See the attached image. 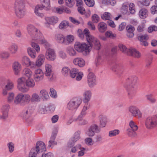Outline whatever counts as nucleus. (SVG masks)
Wrapping results in <instances>:
<instances>
[{
    "instance_id": "nucleus-12",
    "label": "nucleus",
    "mask_w": 157,
    "mask_h": 157,
    "mask_svg": "<svg viewBox=\"0 0 157 157\" xmlns=\"http://www.w3.org/2000/svg\"><path fill=\"white\" fill-rule=\"evenodd\" d=\"M13 82L10 79L7 80V84L5 86V88L2 90V94L4 96H6L8 93V91L12 90L14 88Z\"/></svg>"
},
{
    "instance_id": "nucleus-5",
    "label": "nucleus",
    "mask_w": 157,
    "mask_h": 157,
    "mask_svg": "<svg viewBox=\"0 0 157 157\" xmlns=\"http://www.w3.org/2000/svg\"><path fill=\"white\" fill-rule=\"evenodd\" d=\"M46 147L45 144L42 141H38L35 147L32 148L29 154V157H36L37 154H40L46 151Z\"/></svg>"
},
{
    "instance_id": "nucleus-4",
    "label": "nucleus",
    "mask_w": 157,
    "mask_h": 157,
    "mask_svg": "<svg viewBox=\"0 0 157 157\" xmlns=\"http://www.w3.org/2000/svg\"><path fill=\"white\" fill-rule=\"evenodd\" d=\"M19 93L16 95L14 100V104L24 105L28 104L30 101L31 96L27 94Z\"/></svg>"
},
{
    "instance_id": "nucleus-14",
    "label": "nucleus",
    "mask_w": 157,
    "mask_h": 157,
    "mask_svg": "<svg viewBox=\"0 0 157 157\" xmlns=\"http://www.w3.org/2000/svg\"><path fill=\"white\" fill-rule=\"evenodd\" d=\"M58 132V129L57 128L54 129L53 130L50 140L48 142V146L52 148L57 144V142L55 141L56 136Z\"/></svg>"
},
{
    "instance_id": "nucleus-16",
    "label": "nucleus",
    "mask_w": 157,
    "mask_h": 157,
    "mask_svg": "<svg viewBox=\"0 0 157 157\" xmlns=\"http://www.w3.org/2000/svg\"><path fill=\"white\" fill-rule=\"evenodd\" d=\"M22 68L21 64L18 62H15L12 65V68L15 75H20Z\"/></svg>"
},
{
    "instance_id": "nucleus-34",
    "label": "nucleus",
    "mask_w": 157,
    "mask_h": 157,
    "mask_svg": "<svg viewBox=\"0 0 157 157\" xmlns=\"http://www.w3.org/2000/svg\"><path fill=\"white\" fill-rule=\"evenodd\" d=\"M148 13V12L146 9L142 8L140 10L139 15L140 18L144 19L147 17Z\"/></svg>"
},
{
    "instance_id": "nucleus-64",
    "label": "nucleus",
    "mask_w": 157,
    "mask_h": 157,
    "mask_svg": "<svg viewBox=\"0 0 157 157\" xmlns=\"http://www.w3.org/2000/svg\"><path fill=\"white\" fill-rule=\"evenodd\" d=\"M105 35L106 37H109L111 38H113L115 37V35H114L112 32L111 31H107L105 33Z\"/></svg>"
},
{
    "instance_id": "nucleus-51",
    "label": "nucleus",
    "mask_w": 157,
    "mask_h": 157,
    "mask_svg": "<svg viewBox=\"0 0 157 157\" xmlns=\"http://www.w3.org/2000/svg\"><path fill=\"white\" fill-rule=\"evenodd\" d=\"M2 115H0V119L6 120L9 117V112H1Z\"/></svg>"
},
{
    "instance_id": "nucleus-62",
    "label": "nucleus",
    "mask_w": 157,
    "mask_h": 157,
    "mask_svg": "<svg viewBox=\"0 0 157 157\" xmlns=\"http://www.w3.org/2000/svg\"><path fill=\"white\" fill-rule=\"evenodd\" d=\"M92 20L94 23H97L99 21V17L98 16L94 14L92 17Z\"/></svg>"
},
{
    "instance_id": "nucleus-26",
    "label": "nucleus",
    "mask_w": 157,
    "mask_h": 157,
    "mask_svg": "<svg viewBox=\"0 0 157 157\" xmlns=\"http://www.w3.org/2000/svg\"><path fill=\"white\" fill-rule=\"evenodd\" d=\"M73 63L75 65H77L81 67H83L85 65L84 60L80 58L75 59L73 60Z\"/></svg>"
},
{
    "instance_id": "nucleus-3",
    "label": "nucleus",
    "mask_w": 157,
    "mask_h": 157,
    "mask_svg": "<svg viewBox=\"0 0 157 157\" xmlns=\"http://www.w3.org/2000/svg\"><path fill=\"white\" fill-rule=\"evenodd\" d=\"M87 41L91 47H93L96 49L100 48V44L99 40L96 38L91 35L89 30L85 29L83 31Z\"/></svg>"
},
{
    "instance_id": "nucleus-59",
    "label": "nucleus",
    "mask_w": 157,
    "mask_h": 157,
    "mask_svg": "<svg viewBox=\"0 0 157 157\" xmlns=\"http://www.w3.org/2000/svg\"><path fill=\"white\" fill-rule=\"evenodd\" d=\"M85 141L86 144L88 145H92L93 144V140L90 137L86 138Z\"/></svg>"
},
{
    "instance_id": "nucleus-29",
    "label": "nucleus",
    "mask_w": 157,
    "mask_h": 157,
    "mask_svg": "<svg viewBox=\"0 0 157 157\" xmlns=\"http://www.w3.org/2000/svg\"><path fill=\"white\" fill-rule=\"evenodd\" d=\"M97 28L100 32L103 33L107 30V25L103 22H101L98 24Z\"/></svg>"
},
{
    "instance_id": "nucleus-20",
    "label": "nucleus",
    "mask_w": 157,
    "mask_h": 157,
    "mask_svg": "<svg viewBox=\"0 0 157 157\" xmlns=\"http://www.w3.org/2000/svg\"><path fill=\"white\" fill-rule=\"evenodd\" d=\"M44 7V5L43 4L42 5H37L35 6L34 12L36 16L40 17H44V13L40 12L43 9Z\"/></svg>"
},
{
    "instance_id": "nucleus-13",
    "label": "nucleus",
    "mask_w": 157,
    "mask_h": 157,
    "mask_svg": "<svg viewBox=\"0 0 157 157\" xmlns=\"http://www.w3.org/2000/svg\"><path fill=\"white\" fill-rule=\"evenodd\" d=\"M100 131L98 126L96 124L91 126L86 132L87 135L89 137H93L95 135V132L98 133Z\"/></svg>"
},
{
    "instance_id": "nucleus-31",
    "label": "nucleus",
    "mask_w": 157,
    "mask_h": 157,
    "mask_svg": "<svg viewBox=\"0 0 157 157\" xmlns=\"http://www.w3.org/2000/svg\"><path fill=\"white\" fill-rule=\"evenodd\" d=\"M18 48V46L16 44H13L9 46L8 50L11 54H15L17 52Z\"/></svg>"
},
{
    "instance_id": "nucleus-11",
    "label": "nucleus",
    "mask_w": 157,
    "mask_h": 157,
    "mask_svg": "<svg viewBox=\"0 0 157 157\" xmlns=\"http://www.w3.org/2000/svg\"><path fill=\"white\" fill-rule=\"evenodd\" d=\"M76 79L77 81L81 80L82 77L83 76V73L81 72H78V70L75 68H72L70 71V76L72 78H74L76 77Z\"/></svg>"
},
{
    "instance_id": "nucleus-39",
    "label": "nucleus",
    "mask_w": 157,
    "mask_h": 157,
    "mask_svg": "<svg viewBox=\"0 0 157 157\" xmlns=\"http://www.w3.org/2000/svg\"><path fill=\"white\" fill-rule=\"evenodd\" d=\"M30 59L28 57L26 56H24L22 58L21 63L23 65L27 67L29 63H30Z\"/></svg>"
},
{
    "instance_id": "nucleus-8",
    "label": "nucleus",
    "mask_w": 157,
    "mask_h": 157,
    "mask_svg": "<svg viewBox=\"0 0 157 157\" xmlns=\"http://www.w3.org/2000/svg\"><path fill=\"white\" fill-rule=\"evenodd\" d=\"M33 79L36 82H39L42 81L44 78V73L42 70L38 68L35 69L33 74Z\"/></svg>"
},
{
    "instance_id": "nucleus-7",
    "label": "nucleus",
    "mask_w": 157,
    "mask_h": 157,
    "mask_svg": "<svg viewBox=\"0 0 157 157\" xmlns=\"http://www.w3.org/2000/svg\"><path fill=\"white\" fill-rule=\"evenodd\" d=\"M25 78L22 76L18 78L17 80V88L18 90L22 93H26L29 89L27 87L25 82Z\"/></svg>"
},
{
    "instance_id": "nucleus-10",
    "label": "nucleus",
    "mask_w": 157,
    "mask_h": 157,
    "mask_svg": "<svg viewBox=\"0 0 157 157\" xmlns=\"http://www.w3.org/2000/svg\"><path fill=\"white\" fill-rule=\"evenodd\" d=\"M54 39L58 42L67 45L69 44V35H67L66 37L61 34H56Z\"/></svg>"
},
{
    "instance_id": "nucleus-52",
    "label": "nucleus",
    "mask_w": 157,
    "mask_h": 157,
    "mask_svg": "<svg viewBox=\"0 0 157 157\" xmlns=\"http://www.w3.org/2000/svg\"><path fill=\"white\" fill-rule=\"evenodd\" d=\"M40 3L45 7H48L50 5V0H40Z\"/></svg>"
},
{
    "instance_id": "nucleus-44",
    "label": "nucleus",
    "mask_w": 157,
    "mask_h": 157,
    "mask_svg": "<svg viewBox=\"0 0 157 157\" xmlns=\"http://www.w3.org/2000/svg\"><path fill=\"white\" fill-rule=\"evenodd\" d=\"M10 108V106L8 104H5L3 105L1 108V112H9Z\"/></svg>"
},
{
    "instance_id": "nucleus-49",
    "label": "nucleus",
    "mask_w": 157,
    "mask_h": 157,
    "mask_svg": "<svg viewBox=\"0 0 157 157\" xmlns=\"http://www.w3.org/2000/svg\"><path fill=\"white\" fill-rule=\"evenodd\" d=\"M62 75L64 77H67L69 74V68L68 67H63L62 70Z\"/></svg>"
},
{
    "instance_id": "nucleus-2",
    "label": "nucleus",
    "mask_w": 157,
    "mask_h": 157,
    "mask_svg": "<svg viewBox=\"0 0 157 157\" xmlns=\"http://www.w3.org/2000/svg\"><path fill=\"white\" fill-rule=\"evenodd\" d=\"M25 0H15L14 3L15 13L19 18H23L25 15Z\"/></svg>"
},
{
    "instance_id": "nucleus-63",
    "label": "nucleus",
    "mask_w": 157,
    "mask_h": 157,
    "mask_svg": "<svg viewBox=\"0 0 157 157\" xmlns=\"http://www.w3.org/2000/svg\"><path fill=\"white\" fill-rule=\"evenodd\" d=\"M78 119L79 121V124L80 125H84L87 123V121L86 120L83 119L81 117H78Z\"/></svg>"
},
{
    "instance_id": "nucleus-18",
    "label": "nucleus",
    "mask_w": 157,
    "mask_h": 157,
    "mask_svg": "<svg viewBox=\"0 0 157 157\" xmlns=\"http://www.w3.org/2000/svg\"><path fill=\"white\" fill-rule=\"evenodd\" d=\"M87 81L88 85L90 87H92L96 84V80L94 75L91 73H90L88 75Z\"/></svg>"
},
{
    "instance_id": "nucleus-22",
    "label": "nucleus",
    "mask_w": 157,
    "mask_h": 157,
    "mask_svg": "<svg viewBox=\"0 0 157 157\" xmlns=\"http://www.w3.org/2000/svg\"><path fill=\"white\" fill-rule=\"evenodd\" d=\"M45 71L44 74L47 77H50L53 75L52 67V65L48 63H46L45 65Z\"/></svg>"
},
{
    "instance_id": "nucleus-36",
    "label": "nucleus",
    "mask_w": 157,
    "mask_h": 157,
    "mask_svg": "<svg viewBox=\"0 0 157 157\" xmlns=\"http://www.w3.org/2000/svg\"><path fill=\"white\" fill-rule=\"evenodd\" d=\"M118 46L121 51L124 54L128 55L130 48H127L125 45L122 44H119Z\"/></svg>"
},
{
    "instance_id": "nucleus-56",
    "label": "nucleus",
    "mask_w": 157,
    "mask_h": 157,
    "mask_svg": "<svg viewBox=\"0 0 157 157\" xmlns=\"http://www.w3.org/2000/svg\"><path fill=\"white\" fill-rule=\"evenodd\" d=\"M119 131L117 129L111 131L109 132V136L110 137L115 136L118 135L119 133Z\"/></svg>"
},
{
    "instance_id": "nucleus-55",
    "label": "nucleus",
    "mask_w": 157,
    "mask_h": 157,
    "mask_svg": "<svg viewBox=\"0 0 157 157\" xmlns=\"http://www.w3.org/2000/svg\"><path fill=\"white\" fill-rule=\"evenodd\" d=\"M147 99L151 103H154L156 102V100L155 98L152 97V95L149 94L146 96Z\"/></svg>"
},
{
    "instance_id": "nucleus-9",
    "label": "nucleus",
    "mask_w": 157,
    "mask_h": 157,
    "mask_svg": "<svg viewBox=\"0 0 157 157\" xmlns=\"http://www.w3.org/2000/svg\"><path fill=\"white\" fill-rule=\"evenodd\" d=\"M129 111L133 117H137L138 118L142 117V112L137 107L134 106H131L129 108Z\"/></svg>"
},
{
    "instance_id": "nucleus-60",
    "label": "nucleus",
    "mask_w": 157,
    "mask_h": 157,
    "mask_svg": "<svg viewBox=\"0 0 157 157\" xmlns=\"http://www.w3.org/2000/svg\"><path fill=\"white\" fill-rule=\"evenodd\" d=\"M86 4L89 6H93L94 5V0H84Z\"/></svg>"
},
{
    "instance_id": "nucleus-45",
    "label": "nucleus",
    "mask_w": 157,
    "mask_h": 157,
    "mask_svg": "<svg viewBox=\"0 0 157 157\" xmlns=\"http://www.w3.org/2000/svg\"><path fill=\"white\" fill-rule=\"evenodd\" d=\"M31 46L35 50L36 52L38 53L40 51V48L39 45L37 43L32 41L30 43Z\"/></svg>"
},
{
    "instance_id": "nucleus-32",
    "label": "nucleus",
    "mask_w": 157,
    "mask_h": 157,
    "mask_svg": "<svg viewBox=\"0 0 157 157\" xmlns=\"http://www.w3.org/2000/svg\"><path fill=\"white\" fill-rule=\"evenodd\" d=\"M40 96L44 100H47L49 98L48 92L45 89H42L40 90Z\"/></svg>"
},
{
    "instance_id": "nucleus-35",
    "label": "nucleus",
    "mask_w": 157,
    "mask_h": 157,
    "mask_svg": "<svg viewBox=\"0 0 157 157\" xmlns=\"http://www.w3.org/2000/svg\"><path fill=\"white\" fill-rule=\"evenodd\" d=\"M40 98L38 94L33 93L31 97L30 101L32 102H38L40 101Z\"/></svg>"
},
{
    "instance_id": "nucleus-50",
    "label": "nucleus",
    "mask_w": 157,
    "mask_h": 157,
    "mask_svg": "<svg viewBox=\"0 0 157 157\" xmlns=\"http://www.w3.org/2000/svg\"><path fill=\"white\" fill-rule=\"evenodd\" d=\"M129 126L131 129L134 130H137L138 129V127L135 123L132 121H131L129 122Z\"/></svg>"
},
{
    "instance_id": "nucleus-21",
    "label": "nucleus",
    "mask_w": 157,
    "mask_h": 157,
    "mask_svg": "<svg viewBox=\"0 0 157 157\" xmlns=\"http://www.w3.org/2000/svg\"><path fill=\"white\" fill-rule=\"evenodd\" d=\"M126 29L127 31V36L129 38H132L134 36V32L135 31L134 27L131 25L127 26Z\"/></svg>"
},
{
    "instance_id": "nucleus-57",
    "label": "nucleus",
    "mask_w": 157,
    "mask_h": 157,
    "mask_svg": "<svg viewBox=\"0 0 157 157\" xmlns=\"http://www.w3.org/2000/svg\"><path fill=\"white\" fill-rule=\"evenodd\" d=\"M136 131V130H134L131 129H127L128 134V135L130 136H135L136 135V133L135 132V131Z\"/></svg>"
},
{
    "instance_id": "nucleus-23",
    "label": "nucleus",
    "mask_w": 157,
    "mask_h": 157,
    "mask_svg": "<svg viewBox=\"0 0 157 157\" xmlns=\"http://www.w3.org/2000/svg\"><path fill=\"white\" fill-rule=\"evenodd\" d=\"M92 96V93L90 90L85 91L83 94V101L84 103H87L90 100Z\"/></svg>"
},
{
    "instance_id": "nucleus-28",
    "label": "nucleus",
    "mask_w": 157,
    "mask_h": 157,
    "mask_svg": "<svg viewBox=\"0 0 157 157\" xmlns=\"http://www.w3.org/2000/svg\"><path fill=\"white\" fill-rule=\"evenodd\" d=\"M7 101L9 103L13 102L14 104V100L15 99V94L12 92H10L7 93Z\"/></svg>"
},
{
    "instance_id": "nucleus-48",
    "label": "nucleus",
    "mask_w": 157,
    "mask_h": 157,
    "mask_svg": "<svg viewBox=\"0 0 157 157\" xmlns=\"http://www.w3.org/2000/svg\"><path fill=\"white\" fill-rule=\"evenodd\" d=\"M116 3L115 0H103L102 3L107 5H109L112 6H114Z\"/></svg>"
},
{
    "instance_id": "nucleus-43",
    "label": "nucleus",
    "mask_w": 157,
    "mask_h": 157,
    "mask_svg": "<svg viewBox=\"0 0 157 157\" xmlns=\"http://www.w3.org/2000/svg\"><path fill=\"white\" fill-rule=\"evenodd\" d=\"M137 80V77H135L134 78L132 79V83L127 87L128 90L133 91L134 88L135 87V83H136Z\"/></svg>"
},
{
    "instance_id": "nucleus-27",
    "label": "nucleus",
    "mask_w": 157,
    "mask_h": 157,
    "mask_svg": "<svg viewBox=\"0 0 157 157\" xmlns=\"http://www.w3.org/2000/svg\"><path fill=\"white\" fill-rule=\"evenodd\" d=\"M22 74L23 75L28 78H32L33 75V72L30 69L26 67L24 68L22 71Z\"/></svg>"
},
{
    "instance_id": "nucleus-6",
    "label": "nucleus",
    "mask_w": 157,
    "mask_h": 157,
    "mask_svg": "<svg viewBox=\"0 0 157 157\" xmlns=\"http://www.w3.org/2000/svg\"><path fill=\"white\" fill-rule=\"evenodd\" d=\"M74 47L78 52L82 53L85 56L86 55L90 52L89 46L85 43L77 42L75 44Z\"/></svg>"
},
{
    "instance_id": "nucleus-24",
    "label": "nucleus",
    "mask_w": 157,
    "mask_h": 157,
    "mask_svg": "<svg viewBox=\"0 0 157 157\" xmlns=\"http://www.w3.org/2000/svg\"><path fill=\"white\" fill-rule=\"evenodd\" d=\"M128 56H131L136 58H139L141 56L140 53L136 49L131 48H130Z\"/></svg>"
},
{
    "instance_id": "nucleus-15",
    "label": "nucleus",
    "mask_w": 157,
    "mask_h": 157,
    "mask_svg": "<svg viewBox=\"0 0 157 157\" xmlns=\"http://www.w3.org/2000/svg\"><path fill=\"white\" fill-rule=\"evenodd\" d=\"M52 10L53 12L59 14H61L64 12L67 13H69L68 9L66 7L63 6L57 7H54L52 8Z\"/></svg>"
},
{
    "instance_id": "nucleus-19",
    "label": "nucleus",
    "mask_w": 157,
    "mask_h": 157,
    "mask_svg": "<svg viewBox=\"0 0 157 157\" xmlns=\"http://www.w3.org/2000/svg\"><path fill=\"white\" fill-rule=\"evenodd\" d=\"M44 56L42 54H40L38 56L36 60V65L38 67H40L43 65L45 61Z\"/></svg>"
},
{
    "instance_id": "nucleus-58",
    "label": "nucleus",
    "mask_w": 157,
    "mask_h": 157,
    "mask_svg": "<svg viewBox=\"0 0 157 157\" xmlns=\"http://www.w3.org/2000/svg\"><path fill=\"white\" fill-rule=\"evenodd\" d=\"M138 39L140 41H144V40H147L148 39V36L145 35H140L138 37Z\"/></svg>"
},
{
    "instance_id": "nucleus-54",
    "label": "nucleus",
    "mask_w": 157,
    "mask_h": 157,
    "mask_svg": "<svg viewBox=\"0 0 157 157\" xmlns=\"http://www.w3.org/2000/svg\"><path fill=\"white\" fill-rule=\"evenodd\" d=\"M129 10L131 14H134L135 13V5L132 3H131L129 5Z\"/></svg>"
},
{
    "instance_id": "nucleus-47",
    "label": "nucleus",
    "mask_w": 157,
    "mask_h": 157,
    "mask_svg": "<svg viewBox=\"0 0 157 157\" xmlns=\"http://www.w3.org/2000/svg\"><path fill=\"white\" fill-rule=\"evenodd\" d=\"M111 14L107 12H105L101 16V18L104 20H109L111 18Z\"/></svg>"
},
{
    "instance_id": "nucleus-61",
    "label": "nucleus",
    "mask_w": 157,
    "mask_h": 157,
    "mask_svg": "<svg viewBox=\"0 0 157 157\" xmlns=\"http://www.w3.org/2000/svg\"><path fill=\"white\" fill-rule=\"evenodd\" d=\"M7 146L9 148V151L11 153L14 150V144L12 142H10L8 144Z\"/></svg>"
},
{
    "instance_id": "nucleus-25",
    "label": "nucleus",
    "mask_w": 157,
    "mask_h": 157,
    "mask_svg": "<svg viewBox=\"0 0 157 157\" xmlns=\"http://www.w3.org/2000/svg\"><path fill=\"white\" fill-rule=\"evenodd\" d=\"M25 82L27 87L29 88H33L35 86V81L32 78H25Z\"/></svg>"
},
{
    "instance_id": "nucleus-53",
    "label": "nucleus",
    "mask_w": 157,
    "mask_h": 157,
    "mask_svg": "<svg viewBox=\"0 0 157 157\" xmlns=\"http://www.w3.org/2000/svg\"><path fill=\"white\" fill-rule=\"evenodd\" d=\"M50 96L54 98H56L57 97V93L56 90L53 88H51L50 89Z\"/></svg>"
},
{
    "instance_id": "nucleus-42",
    "label": "nucleus",
    "mask_w": 157,
    "mask_h": 157,
    "mask_svg": "<svg viewBox=\"0 0 157 157\" xmlns=\"http://www.w3.org/2000/svg\"><path fill=\"white\" fill-rule=\"evenodd\" d=\"M10 53L7 51H4L0 53V57L3 59H6L9 58Z\"/></svg>"
},
{
    "instance_id": "nucleus-40",
    "label": "nucleus",
    "mask_w": 157,
    "mask_h": 157,
    "mask_svg": "<svg viewBox=\"0 0 157 157\" xmlns=\"http://www.w3.org/2000/svg\"><path fill=\"white\" fill-rule=\"evenodd\" d=\"M81 132L80 131H78L75 132L71 138V140L72 142H75L77 141L80 138V134Z\"/></svg>"
},
{
    "instance_id": "nucleus-33",
    "label": "nucleus",
    "mask_w": 157,
    "mask_h": 157,
    "mask_svg": "<svg viewBox=\"0 0 157 157\" xmlns=\"http://www.w3.org/2000/svg\"><path fill=\"white\" fill-rule=\"evenodd\" d=\"M27 52L29 56L33 59H35L36 56L37 54L35 50L31 47H28L27 48Z\"/></svg>"
},
{
    "instance_id": "nucleus-38",
    "label": "nucleus",
    "mask_w": 157,
    "mask_h": 157,
    "mask_svg": "<svg viewBox=\"0 0 157 157\" xmlns=\"http://www.w3.org/2000/svg\"><path fill=\"white\" fill-rule=\"evenodd\" d=\"M31 114L30 111L28 110L23 111L21 114V116L23 118L26 120L31 117Z\"/></svg>"
},
{
    "instance_id": "nucleus-46",
    "label": "nucleus",
    "mask_w": 157,
    "mask_h": 157,
    "mask_svg": "<svg viewBox=\"0 0 157 157\" xmlns=\"http://www.w3.org/2000/svg\"><path fill=\"white\" fill-rule=\"evenodd\" d=\"M31 46L35 50L36 52L38 53L40 51V48L39 45L37 43L32 41L30 43Z\"/></svg>"
},
{
    "instance_id": "nucleus-1",
    "label": "nucleus",
    "mask_w": 157,
    "mask_h": 157,
    "mask_svg": "<svg viewBox=\"0 0 157 157\" xmlns=\"http://www.w3.org/2000/svg\"><path fill=\"white\" fill-rule=\"evenodd\" d=\"M27 29L32 40L36 41V42L43 44L45 46L46 49L45 54L46 59L49 61H54L56 58L55 51L53 49L48 48L50 44L44 38L40 31L32 25H28Z\"/></svg>"
},
{
    "instance_id": "nucleus-41",
    "label": "nucleus",
    "mask_w": 157,
    "mask_h": 157,
    "mask_svg": "<svg viewBox=\"0 0 157 157\" xmlns=\"http://www.w3.org/2000/svg\"><path fill=\"white\" fill-rule=\"evenodd\" d=\"M112 68L113 71H121L122 68V66L121 65L116 63L112 65Z\"/></svg>"
},
{
    "instance_id": "nucleus-37",
    "label": "nucleus",
    "mask_w": 157,
    "mask_h": 157,
    "mask_svg": "<svg viewBox=\"0 0 157 157\" xmlns=\"http://www.w3.org/2000/svg\"><path fill=\"white\" fill-rule=\"evenodd\" d=\"M68 26V21L66 20H63L59 24L58 27L60 29L64 30L67 29Z\"/></svg>"
},
{
    "instance_id": "nucleus-30",
    "label": "nucleus",
    "mask_w": 157,
    "mask_h": 157,
    "mask_svg": "<svg viewBox=\"0 0 157 157\" xmlns=\"http://www.w3.org/2000/svg\"><path fill=\"white\" fill-rule=\"evenodd\" d=\"M82 102V100L79 98H75L73 100L71 101V105L72 104H74V105H71V107L74 108H77Z\"/></svg>"
},
{
    "instance_id": "nucleus-17",
    "label": "nucleus",
    "mask_w": 157,
    "mask_h": 157,
    "mask_svg": "<svg viewBox=\"0 0 157 157\" xmlns=\"http://www.w3.org/2000/svg\"><path fill=\"white\" fill-rule=\"evenodd\" d=\"M45 25H54L59 21V18L56 16H53L45 18Z\"/></svg>"
}]
</instances>
